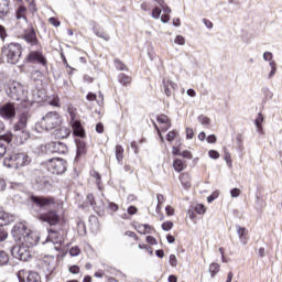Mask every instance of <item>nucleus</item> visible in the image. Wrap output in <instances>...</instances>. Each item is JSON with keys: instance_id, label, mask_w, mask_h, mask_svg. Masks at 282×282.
Returning <instances> with one entry per match:
<instances>
[{"instance_id": "nucleus-6", "label": "nucleus", "mask_w": 282, "mask_h": 282, "mask_svg": "<svg viewBox=\"0 0 282 282\" xmlns=\"http://www.w3.org/2000/svg\"><path fill=\"white\" fill-rule=\"evenodd\" d=\"M2 55L6 56L10 65H17L21 58V44L11 43L2 48Z\"/></svg>"}, {"instance_id": "nucleus-56", "label": "nucleus", "mask_w": 282, "mask_h": 282, "mask_svg": "<svg viewBox=\"0 0 282 282\" xmlns=\"http://www.w3.org/2000/svg\"><path fill=\"white\" fill-rule=\"evenodd\" d=\"M181 155H182V158H185L186 160H193V154L191 153V151L185 150L181 153Z\"/></svg>"}, {"instance_id": "nucleus-59", "label": "nucleus", "mask_w": 282, "mask_h": 282, "mask_svg": "<svg viewBox=\"0 0 282 282\" xmlns=\"http://www.w3.org/2000/svg\"><path fill=\"white\" fill-rule=\"evenodd\" d=\"M208 144H215L217 142V137L215 134H210L206 138Z\"/></svg>"}, {"instance_id": "nucleus-27", "label": "nucleus", "mask_w": 282, "mask_h": 282, "mask_svg": "<svg viewBox=\"0 0 282 282\" xmlns=\"http://www.w3.org/2000/svg\"><path fill=\"white\" fill-rule=\"evenodd\" d=\"M263 120H264L263 113L259 112L254 120V124H256L258 133H263V126H261V124H263Z\"/></svg>"}, {"instance_id": "nucleus-31", "label": "nucleus", "mask_w": 282, "mask_h": 282, "mask_svg": "<svg viewBox=\"0 0 282 282\" xmlns=\"http://www.w3.org/2000/svg\"><path fill=\"white\" fill-rule=\"evenodd\" d=\"M10 263V256L8 252L0 250V267L8 265Z\"/></svg>"}, {"instance_id": "nucleus-52", "label": "nucleus", "mask_w": 282, "mask_h": 282, "mask_svg": "<svg viewBox=\"0 0 282 282\" xmlns=\"http://www.w3.org/2000/svg\"><path fill=\"white\" fill-rule=\"evenodd\" d=\"M231 197H239L241 195V189L235 187L230 191Z\"/></svg>"}, {"instance_id": "nucleus-62", "label": "nucleus", "mask_w": 282, "mask_h": 282, "mask_svg": "<svg viewBox=\"0 0 282 282\" xmlns=\"http://www.w3.org/2000/svg\"><path fill=\"white\" fill-rule=\"evenodd\" d=\"M86 99L89 100V102H94V100H97L96 94L88 93Z\"/></svg>"}, {"instance_id": "nucleus-55", "label": "nucleus", "mask_w": 282, "mask_h": 282, "mask_svg": "<svg viewBox=\"0 0 282 282\" xmlns=\"http://www.w3.org/2000/svg\"><path fill=\"white\" fill-rule=\"evenodd\" d=\"M147 242L150 243V246H158V240L152 236L147 237Z\"/></svg>"}, {"instance_id": "nucleus-23", "label": "nucleus", "mask_w": 282, "mask_h": 282, "mask_svg": "<svg viewBox=\"0 0 282 282\" xmlns=\"http://www.w3.org/2000/svg\"><path fill=\"white\" fill-rule=\"evenodd\" d=\"M70 133H72V130H69V128L61 127L55 130L54 135L59 140H65V138H69Z\"/></svg>"}, {"instance_id": "nucleus-25", "label": "nucleus", "mask_w": 282, "mask_h": 282, "mask_svg": "<svg viewBox=\"0 0 282 282\" xmlns=\"http://www.w3.org/2000/svg\"><path fill=\"white\" fill-rule=\"evenodd\" d=\"M87 153V147L83 141H77V154L75 158V161H78L82 155H85Z\"/></svg>"}, {"instance_id": "nucleus-28", "label": "nucleus", "mask_w": 282, "mask_h": 282, "mask_svg": "<svg viewBox=\"0 0 282 282\" xmlns=\"http://www.w3.org/2000/svg\"><path fill=\"white\" fill-rule=\"evenodd\" d=\"M93 208L99 215H105V203L102 200L96 199Z\"/></svg>"}, {"instance_id": "nucleus-41", "label": "nucleus", "mask_w": 282, "mask_h": 282, "mask_svg": "<svg viewBox=\"0 0 282 282\" xmlns=\"http://www.w3.org/2000/svg\"><path fill=\"white\" fill-rule=\"evenodd\" d=\"M119 208L120 207L118 206V204L108 202V210H110L111 213H118Z\"/></svg>"}, {"instance_id": "nucleus-19", "label": "nucleus", "mask_w": 282, "mask_h": 282, "mask_svg": "<svg viewBox=\"0 0 282 282\" xmlns=\"http://www.w3.org/2000/svg\"><path fill=\"white\" fill-rule=\"evenodd\" d=\"M14 221V216L6 213L3 207H0V227L8 226V224H12Z\"/></svg>"}, {"instance_id": "nucleus-37", "label": "nucleus", "mask_w": 282, "mask_h": 282, "mask_svg": "<svg viewBox=\"0 0 282 282\" xmlns=\"http://www.w3.org/2000/svg\"><path fill=\"white\" fill-rule=\"evenodd\" d=\"M218 272H219V264L218 263H212L209 265V273L212 274V278H215Z\"/></svg>"}, {"instance_id": "nucleus-15", "label": "nucleus", "mask_w": 282, "mask_h": 282, "mask_svg": "<svg viewBox=\"0 0 282 282\" xmlns=\"http://www.w3.org/2000/svg\"><path fill=\"white\" fill-rule=\"evenodd\" d=\"M70 127L73 129L74 135L77 138H85V129L83 128V123L74 118V115L70 113Z\"/></svg>"}, {"instance_id": "nucleus-40", "label": "nucleus", "mask_w": 282, "mask_h": 282, "mask_svg": "<svg viewBox=\"0 0 282 282\" xmlns=\"http://www.w3.org/2000/svg\"><path fill=\"white\" fill-rule=\"evenodd\" d=\"M224 160L228 164V166H232V159H231L230 152H228V150H225Z\"/></svg>"}, {"instance_id": "nucleus-18", "label": "nucleus", "mask_w": 282, "mask_h": 282, "mask_svg": "<svg viewBox=\"0 0 282 282\" xmlns=\"http://www.w3.org/2000/svg\"><path fill=\"white\" fill-rule=\"evenodd\" d=\"M23 41H25L29 45H39V37H36V31L34 29H30L23 35Z\"/></svg>"}, {"instance_id": "nucleus-29", "label": "nucleus", "mask_w": 282, "mask_h": 282, "mask_svg": "<svg viewBox=\"0 0 282 282\" xmlns=\"http://www.w3.org/2000/svg\"><path fill=\"white\" fill-rule=\"evenodd\" d=\"M158 122H160L161 124H167L163 127V131H169V128L171 127V120L166 115H160L158 117Z\"/></svg>"}, {"instance_id": "nucleus-43", "label": "nucleus", "mask_w": 282, "mask_h": 282, "mask_svg": "<svg viewBox=\"0 0 282 282\" xmlns=\"http://www.w3.org/2000/svg\"><path fill=\"white\" fill-rule=\"evenodd\" d=\"M160 14H162V9H160V7H155L152 10V19H160Z\"/></svg>"}, {"instance_id": "nucleus-11", "label": "nucleus", "mask_w": 282, "mask_h": 282, "mask_svg": "<svg viewBox=\"0 0 282 282\" xmlns=\"http://www.w3.org/2000/svg\"><path fill=\"white\" fill-rule=\"evenodd\" d=\"M40 267L46 274L54 272V270L56 269V258H54V256H45L41 260Z\"/></svg>"}, {"instance_id": "nucleus-57", "label": "nucleus", "mask_w": 282, "mask_h": 282, "mask_svg": "<svg viewBox=\"0 0 282 282\" xmlns=\"http://www.w3.org/2000/svg\"><path fill=\"white\" fill-rule=\"evenodd\" d=\"M135 230L140 234V235H147V231L144 229V225H137L135 226Z\"/></svg>"}, {"instance_id": "nucleus-33", "label": "nucleus", "mask_w": 282, "mask_h": 282, "mask_svg": "<svg viewBox=\"0 0 282 282\" xmlns=\"http://www.w3.org/2000/svg\"><path fill=\"white\" fill-rule=\"evenodd\" d=\"M173 167H174V171H176L177 173H182V171L184 170V162L180 159H176L173 162Z\"/></svg>"}, {"instance_id": "nucleus-64", "label": "nucleus", "mask_w": 282, "mask_h": 282, "mask_svg": "<svg viewBox=\"0 0 282 282\" xmlns=\"http://www.w3.org/2000/svg\"><path fill=\"white\" fill-rule=\"evenodd\" d=\"M135 213H138V207L135 206L128 207V215H135Z\"/></svg>"}, {"instance_id": "nucleus-2", "label": "nucleus", "mask_w": 282, "mask_h": 282, "mask_svg": "<svg viewBox=\"0 0 282 282\" xmlns=\"http://www.w3.org/2000/svg\"><path fill=\"white\" fill-rule=\"evenodd\" d=\"M6 94L11 100H15L19 104V109H29L30 100L28 99V90L25 86L19 82H9L4 86Z\"/></svg>"}, {"instance_id": "nucleus-61", "label": "nucleus", "mask_w": 282, "mask_h": 282, "mask_svg": "<svg viewBox=\"0 0 282 282\" xmlns=\"http://www.w3.org/2000/svg\"><path fill=\"white\" fill-rule=\"evenodd\" d=\"M87 202L94 207V204L96 203V198L94 197V194L87 195Z\"/></svg>"}, {"instance_id": "nucleus-54", "label": "nucleus", "mask_w": 282, "mask_h": 282, "mask_svg": "<svg viewBox=\"0 0 282 282\" xmlns=\"http://www.w3.org/2000/svg\"><path fill=\"white\" fill-rule=\"evenodd\" d=\"M156 199H158L156 210H160V205L164 204V195L162 194L156 195Z\"/></svg>"}, {"instance_id": "nucleus-24", "label": "nucleus", "mask_w": 282, "mask_h": 282, "mask_svg": "<svg viewBox=\"0 0 282 282\" xmlns=\"http://www.w3.org/2000/svg\"><path fill=\"white\" fill-rule=\"evenodd\" d=\"M163 87H164L165 95L167 97H171V89H177V84H175L171 79H164L163 80Z\"/></svg>"}, {"instance_id": "nucleus-44", "label": "nucleus", "mask_w": 282, "mask_h": 282, "mask_svg": "<svg viewBox=\"0 0 282 282\" xmlns=\"http://www.w3.org/2000/svg\"><path fill=\"white\" fill-rule=\"evenodd\" d=\"M173 228V221H165L162 224V230L169 232Z\"/></svg>"}, {"instance_id": "nucleus-20", "label": "nucleus", "mask_w": 282, "mask_h": 282, "mask_svg": "<svg viewBox=\"0 0 282 282\" xmlns=\"http://www.w3.org/2000/svg\"><path fill=\"white\" fill-rule=\"evenodd\" d=\"M56 246V243H63V237L57 231L50 230L45 243L50 242Z\"/></svg>"}, {"instance_id": "nucleus-9", "label": "nucleus", "mask_w": 282, "mask_h": 282, "mask_svg": "<svg viewBox=\"0 0 282 282\" xmlns=\"http://www.w3.org/2000/svg\"><path fill=\"white\" fill-rule=\"evenodd\" d=\"M19 282H41V275L34 271L20 270L18 272Z\"/></svg>"}, {"instance_id": "nucleus-42", "label": "nucleus", "mask_w": 282, "mask_h": 282, "mask_svg": "<svg viewBox=\"0 0 282 282\" xmlns=\"http://www.w3.org/2000/svg\"><path fill=\"white\" fill-rule=\"evenodd\" d=\"M69 254L70 257H78V254H80V248H78V246L72 247L69 249Z\"/></svg>"}, {"instance_id": "nucleus-30", "label": "nucleus", "mask_w": 282, "mask_h": 282, "mask_svg": "<svg viewBox=\"0 0 282 282\" xmlns=\"http://www.w3.org/2000/svg\"><path fill=\"white\" fill-rule=\"evenodd\" d=\"M236 232H237L240 241H243V243H246V232H248V229L237 225L236 226Z\"/></svg>"}, {"instance_id": "nucleus-36", "label": "nucleus", "mask_w": 282, "mask_h": 282, "mask_svg": "<svg viewBox=\"0 0 282 282\" xmlns=\"http://www.w3.org/2000/svg\"><path fill=\"white\" fill-rule=\"evenodd\" d=\"M262 94L265 100H272V98H274V93H272V90H270L268 87L262 88Z\"/></svg>"}, {"instance_id": "nucleus-8", "label": "nucleus", "mask_w": 282, "mask_h": 282, "mask_svg": "<svg viewBox=\"0 0 282 282\" xmlns=\"http://www.w3.org/2000/svg\"><path fill=\"white\" fill-rule=\"evenodd\" d=\"M11 254L14 259H19L20 261H28L30 257H32L30 252V247L25 246L21 242V245L13 246L11 249Z\"/></svg>"}, {"instance_id": "nucleus-48", "label": "nucleus", "mask_w": 282, "mask_h": 282, "mask_svg": "<svg viewBox=\"0 0 282 282\" xmlns=\"http://www.w3.org/2000/svg\"><path fill=\"white\" fill-rule=\"evenodd\" d=\"M6 239H8V231L3 227H0V241H6Z\"/></svg>"}, {"instance_id": "nucleus-34", "label": "nucleus", "mask_w": 282, "mask_h": 282, "mask_svg": "<svg viewBox=\"0 0 282 282\" xmlns=\"http://www.w3.org/2000/svg\"><path fill=\"white\" fill-rule=\"evenodd\" d=\"M118 82L121 85H129L131 83V77L121 73V74L118 75Z\"/></svg>"}, {"instance_id": "nucleus-38", "label": "nucleus", "mask_w": 282, "mask_h": 282, "mask_svg": "<svg viewBox=\"0 0 282 282\" xmlns=\"http://www.w3.org/2000/svg\"><path fill=\"white\" fill-rule=\"evenodd\" d=\"M198 122L200 124H203L204 127H208V124H210V118H208L204 115H200V116H198Z\"/></svg>"}, {"instance_id": "nucleus-45", "label": "nucleus", "mask_w": 282, "mask_h": 282, "mask_svg": "<svg viewBox=\"0 0 282 282\" xmlns=\"http://www.w3.org/2000/svg\"><path fill=\"white\" fill-rule=\"evenodd\" d=\"M217 197H219V192L218 191L213 192V194L207 197L208 204H212V202H215Z\"/></svg>"}, {"instance_id": "nucleus-32", "label": "nucleus", "mask_w": 282, "mask_h": 282, "mask_svg": "<svg viewBox=\"0 0 282 282\" xmlns=\"http://www.w3.org/2000/svg\"><path fill=\"white\" fill-rule=\"evenodd\" d=\"M116 160L119 163L122 162V160H124V148H122V145L116 147Z\"/></svg>"}, {"instance_id": "nucleus-14", "label": "nucleus", "mask_w": 282, "mask_h": 282, "mask_svg": "<svg viewBox=\"0 0 282 282\" xmlns=\"http://www.w3.org/2000/svg\"><path fill=\"white\" fill-rule=\"evenodd\" d=\"M41 239V237L39 236V234L31 231V232H26L25 236H23L21 243H23L24 246L29 247V248H34V246H36V243H39V240Z\"/></svg>"}, {"instance_id": "nucleus-63", "label": "nucleus", "mask_w": 282, "mask_h": 282, "mask_svg": "<svg viewBox=\"0 0 282 282\" xmlns=\"http://www.w3.org/2000/svg\"><path fill=\"white\" fill-rule=\"evenodd\" d=\"M69 272H70L72 274H78V272H80V268H79L78 265H72V267L69 268Z\"/></svg>"}, {"instance_id": "nucleus-35", "label": "nucleus", "mask_w": 282, "mask_h": 282, "mask_svg": "<svg viewBox=\"0 0 282 282\" xmlns=\"http://www.w3.org/2000/svg\"><path fill=\"white\" fill-rule=\"evenodd\" d=\"M115 67L116 69H119V72H129V67H127L120 59H115Z\"/></svg>"}, {"instance_id": "nucleus-50", "label": "nucleus", "mask_w": 282, "mask_h": 282, "mask_svg": "<svg viewBox=\"0 0 282 282\" xmlns=\"http://www.w3.org/2000/svg\"><path fill=\"white\" fill-rule=\"evenodd\" d=\"M209 158H212V160H219V152H217L216 150H210L208 152Z\"/></svg>"}, {"instance_id": "nucleus-5", "label": "nucleus", "mask_w": 282, "mask_h": 282, "mask_svg": "<svg viewBox=\"0 0 282 282\" xmlns=\"http://www.w3.org/2000/svg\"><path fill=\"white\" fill-rule=\"evenodd\" d=\"M28 164H30V156L21 152L9 154L3 160V165L8 169H21V166H28Z\"/></svg>"}, {"instance_id": "nucleus-49", "label": "nucleus", "mask_w": 282, "mask_h": 282, "mask_svg": "<svg viewBox=\"0 0 282 282\" xmlns=\"http://www.w3.org/2000/svg\"><path fill=\"white\" fill-rule=\"evenodd\" d=\"M175 135H177V132H175V130L170 131L166 135L167 142H173V140H175Z\"/></svg>"}, {"instance_id": "nucleus-7", "label": "nucleus", "mask_w": 282, "mask_h": 282, "mask_svg": "<svg viewBox=\"0 0 282 282\" xmlns=\"http://www.w3.org/2000/svg\"><path fill=\"white\" fill-rule=\"evenodd\" d=\"M46 166L48 172L53 175H63V173L67 171L66 162L63 159H51Z\"/></svg>"}, {"instance_id": "nucleus-58", "label": "nucleus", "mask_w": 282, "mask_h": 282, "mask_svg": "<svg viewBox=\"0 0 282 282\" xmlns=\"http://www.w3.org/2000/svg\"><path fill=\"white\" fill-rule=\"evenodd\" d=\"M196 213L198 215H204V213H206V208L204 207V205L199 204L196 206Z\"/></svg>"}, {"instance_id": "nucleus-16", "label": "nucleus", "mask_w": 282, "mask_h": 282, "mask_svg": "<svg viewBox=\"0 0 282 282\" xmlns=\"http://www.w3.org/2000/svg\"><path fill=\"white\" fill-rule=\"evenodd\" d=\"M47 150L50 153H58V155H63L67 153V145L63 142H51L47 144Z\"/></svg>"}, {"instance_id": "nucleus-47", "label": "nucleus", "mask_w": 282, "mask_h": 282, "mask_svg": "<svg viewBox=\"0 0 282 282\" xmlns=\"http://www.w3.org/2000/svg\"><path fill=\"white\" fill-rule=\"evenodd\" d=\"M170 265H172V268H177V257L175 254L170 256Z\"/></svg>"}, {"instance_id": "nucleus-51", "label": "nucleus", "mask_w": 282, "mask_h": 282, "mask_svg": "<svg viewBox=\"0 0 282 282\" xmlns=\"http://www.w3.org/2000/svg\"><path fill=\"white\" fill-rule=\"evenodd\" d=\"M48 23H51V25H54V28L61 26V21L56 20V18H50Z\"/></svg>"}, {"instance_id": "nucleus-46", "label": "nucleus", "mask_w": 282, "mask_h": 282, "mask_svg": "<svg viewBox=\"0 0 282 282\" xmlns=\"http://www.w3.org/2000/svg\"><path fill=\"white\" fill-rule=\"evenodd\" d=\"M174 43H176V45H185L186 44V40L184 39V36L182 35H177L174 40Z\"/></svg>"}, {"instance_id": "nucleus-3", "label": "nucleus", "mask_w": 282, "mask_h": 282, "mask_svg": "<svg viewBox=\"0 0 282 282\" xmlns=\"http://www.w3.org/2000/svg\"><path fill=\"white\" fill-rule=\"evenodd\" d=\"M19 120L13 124V134L12 138H15L17 144H25L30 140V132L28 129V120L32 118L30 110H23L18 116Z\"/></svg>"}, {"instance_id": "nucleus-4", "label": "nucleus", "mask_w": 282, "mask_h": 282, "mask_svg": "<svg viewBox=\"0 0 282 282\" xmlns=\"http://www.w3.org/2000/svg\"><path fill=\"white\" fill-rule=\"evenodd\" d=\"M56 127H61V115L56 111L47 112L36 124L35 129L40 133L42 131H52L56 129Z\"/></svg>"}, {"instance_id": "nucleus-53", "label": "nucleus", "mask_w": 282, "mask_h": 282, "mask_svg": "<svg viewBox=\"0 0 282 282\" xmlns=\"http://www.w3.org/2000/svg\"><path fill=\"white\" fill-rule=\"evenodd\" d=\"M272 58H273L272 52H264L263 53V61H265L267 63L272 61Z\"/></svg>"}, {"instance_id": "nucleus-21", "label": "nucleus", "mask_w": 282, "mask_h": 282, "mask_svg": "<svg viewBox=\"0 0 282 282\" xmlns=\"http://www.w3.org/2000/svg\"><path fill=\"white\" fill-rule=\"evenodd\" d=\"M15 19L18 21H22L24 24H28V8L20 6L15 12Z\"/></svg>"}, {"instance_id": "nucleus-22", "label": "nucleus", "mask_w": 282, "mask_h": 282, "mask_svg": "<svg viewBox=\"0 0 282 282\" xmlns=\"http://www.w3.org/2000/svg\"><path fill=\"white\" fill-rule=\"evenodd\" d=\"M10 10V0H0V19L9 17Z\"/></svg>"}, {"instance_id": "nucleus-39", "label": "nucleus", "mask_w": 282, "mask_h": 282, "mask_svg": "<svg viewBox=\"0 0 282 282\" xmlns=\"http://www.w3.org/2000/svg\"><path fill=\"white\" fill-rule=\"evenodd\" d=\"M94 33L96 34V36H98L99 39H104V41H109V36L105 34V32L96 29V26H94Z\"/></svg>"}, {"instance_id": "nucleus-17", "label": "nucleus", "mask_w": 282, "mask_h": 282, "mask_svg": "<svg viewBox=\"0 0 282 282\" xmlns=\"http://www.w3.org/2000/svg\"><path fill=\"white\" fill-rule=\"evenodd\" d=\"M12 142V132L0 135V158L8 152V144Z\"/></svg>"}, {"instance_id": "nucleus-60", "label": "nucleus", "mask_w": 282, "mask_h": 282, "mask_svg": "<svg viewBox=\"0 0 282 282\" xmlns=\"http://www.w3.org/2000/svg\"><path fill=\"white\" fill-rule=\"evenodd\" d=\"M96 131L97 133H104L105 132V126L102 124V122H99L96 124Z\"/></svg>"}, {"instance_id": "nucleus-12", "label": "nucleus", "mask_w": 282, "mask_h": 282, "mask_svg": "<svg viewBox=\"0 0 282 282\" xmlns=\"http://www.w3.org/2000/svg\"><path fill=\"white\" fill-rule=\"evenodd\" d=\"M26 61L29 63L42 65L43 67L47 65V59L45 58V55H43V52L41 51H31L26 56Z\"/></svg>"}, {"instance_id": "nucleus-13", "label": "nucleus", "mask_w": 282, "mask_h": 282, "mask_svg": "<svg viewBox=\"0 0 282 282\" xmlns=\"http://www.w3.org/2000/svg\"><path fill=\"white\" fill-rule=\"evenodd\" d=\"M11 234L15 241H23V237L28 235V227L23 223H18L12 228Z\"/></svg>"}, {"instance_id": "nucleus-1", "label": "nucleus", "mask_w": 282, "mask_h": 282, "mask_svg": "<svg viewBox=\"0 0 282 282\" xmlns=\"http://www.w3.org/2000/svg\"><path fill=\"white\" fill-rule=\"evenodd\" d=\"M31 202L34 208L37 210V219L48 224V226H58L61 221V216L58 215V205L56 199L52 196H31Z\"/></svg>"}, {"instance_id": "nucleus-10", "label": "nucleus", "mask_w": 282, "mask_h": 282, "mask_svg": "<svg viewBox=\"0 0 282 282\" xmlns=\"http://www.w3.org/2000/svg\"><path fill=\"white\" fill-rule=\"evenodd\" d=\"M0 116L3 120H12L17 116V107L12 102L0 106Z\"/></svg>"}, {"instance_id": "nucleus-26", "label": "nucleus", "mask_w": 282, "mask_h": 282, "mask_svg": "<svg viewBox=\"0 0 282 282\" xmlns=\"http://www.w3.org/2000/svg\"><path fill=\"white\" fill-rule=\"evenodd\" d=\"M180 181L183 188H191V174L188 173L181 174Z\"/></svg>"}]
</instances>
